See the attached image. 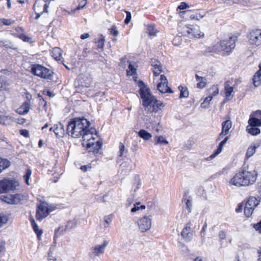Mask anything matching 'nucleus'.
I'll use <instances>...</instances> for the list:
<instances>
[{"label": "nucleus", "instance_id": "23", "mask_svg": "<svg viewBox=\"0 0 261 261\" xmlns=\"http://www.w3.org/2000/svg\"><path fill=\"white\" fill-rule=\"evenodd\" d=\"M13 122L11 116L3 115L0 114V123L4 125H10Z\"/></svg>", "mask_w": 261, "mask_h": 261}, {"label": "nucleus", "instance_id": "49", "mask_svg": "<svg viewBox=\"0 0 261 261\" xmlns=\"http://www.w3.org/2000/svg\"><path fill=\"white\" fill-rule=\"evenodd\" d=\"M9 220L7 216H0V227L6 224Z\"/></svg>", "mask_w": 261, "mask_h": 261}, {"label": "nucleus", "instance_id": "63", "mask_svg": "<svg viewBox=\"0 0 261 261\" xmlns=\"http://www.w3.org/2000/svg\"><path fill=\"white\" fill-rule=\"evenodd\" d=\"M111 33L114 36H117L119 34L118 31L116 29L115 27H113L111 29Z\"/></svg>", "mask_w": 261, "mask_h": 261}, {"label": "nucleus", "instance_id": "34", "mask_svg": "<svg viewBox=\"0 0 261 261\" xmlns=\"http://www.w3.org/2000/svg\"><path fill=\"white\" fill-rule=\"evenodd\" d=\"M67 231H68V230L66 226L64 227L62 226L59 227L58 229L55 230L54 240H55L56 238L64 234Z\"/></svg>", "mask_w": 261, "mask_h": 261}, {"label": "nucleus", "instance_id": "19", "mask_svg": "<svg viewBox=\"0 0 261 261\" xmlns=\"http://www.w3.org/2000/svg\"><path fill=\"white\" fill-rule=\"evenodd\" d=\"M26 197L21 194L12 195L13 204H19L22 203L25 199Z\"/></svg>", "mask_w": 261, "mask_h": 261}, {"label": "nucleus", "instance_id": "22", "mask_svg": "<svg viewBox=\"0 0 261 261\" xmlns=\"http://www.w3.org/2000/svg\"><path fill=\"white\" fill-rule=\"evenodd\" d=\"M42 70H44V67L39 65L35 64L32 66L31 68L32 72L35 75L39 76L41 75Z\"/></svg>", "mask_w": 261, "mask_h": 261}, {"label": "nucleus", "instance_id": "50", "mask_svg": "<svg viewBox=\"0 0 261 261\" xmlns=\"http://www.w3.org/2000/svg\"><path fill=\"white\" fill-rule=\"evenodd\" d=\"M105 224L104 226L105 228H107L109 226V224L111 223L112 221V216L111 215L106 216L104 217Z\"/></svg>", "mask_w": 261, "mask_h": 261}, {"label": "nucleus", "instance_id": "53", "mask_svg": "<svg viewBox=\"0 0 261 261\" xmlns=\"http://www.w3.org/2000/svg\"><path fill=\"white\" fill-rule=\"evenodd\" d=\"M0 22H2L4 24L6 25H9L12 24L14 21L11 19H7L5 18L0 19Z\"/></svg>", "mask_w": 261, "mask_h": 261}, {"label": "nucleus", "instance_id": "35", "mask_svg": "<svg viewBox=\"0 0 261 261\" xmlns=\"http://www.w3.org/2000/svg\"><path fill=\"white\" fill-rule=\"evenodd\" d=\"M178 89L180 90L179 98H187L189 96V93L188 88L186 87L179 86Z\"/></svg>", "mask_w": 261, "mask_h": 261}, {"label": "nucleus", "instance_id": "12", "mask_svg": "<svg viewBox=\"0 0 261 261\" xmlns=\"http://www.w3.org/2000/svg\"><path fill=\"white\" fill-rule=\"evenodd\" d=\"M150 64L153 67V72L154 76H157L163 71V67L161 62L155 59H151Z\"/></svg>", "mask_w": 261, "mask_h": 261}, {"label": "nucleus", "instance_id": "51", "mask_svg": "<svg viewBox=\"0 0 261 261\" xmlns=\"http://www.w3.org/2000/svg\"><path fill=\"white\" fill-rule=\"evenodd\" d=\"M206 228H207V224L205 222L204 224V225L201 229V230L200 231V236H201V237L202 238V242H204V236L205 234V231H206Z\"/></svg>", "mask_w": 261, "mask_h": 261}, {"label": "nucleus", "instance_id": "48", "mask_svg": "<svg viewBox=\"0 0 261 261\" xmlns=\"http://www.w3.org/2000/svg\"><path fill=\"white\" fill-rule=\"evenodd\" d=\"M147 31L150 36H154L156 35V30H155L154 27L152 25H149L147 27Z\"/></svg>", "mask_w": 261, "mask_h": 261}, {"label": "nucleus", "instance_id": "41", "mask_svg": "<svg viewBox=\"0 0 261 261\" xmlns=\"http://www.w3.org/2000/svg\"><path fill=\"white\" fill-rule=\"evenodd\" d=\"M136 73V69L134 67V66L130 63H129L128 66V69L127 70V75L133 76L135 75Z\"/></svg>", "mask_w": 261, "mask_h": 261}, {"label": "nucleus", "instance_id": "2", "mask_svg": "<svg viewBox=\"0 0 261 261\" xmlns=\"http://www.w3.org/2000/svg\"><path fill=\"white\" fill-rule=\"evenodd\" d=\"M257 173L255 170L246 171L237 173L229 181V184L236 187L248 186L256 180Z\"/></svg>", "mask_w": 261, "mask_h": 261}, {"label": "nucleus", "instance_id": "37", "mask_svg": "<svg viewBox=\"0 0 261 261\" xmlns=\"http://www.w3.org/2000/svg\"><path fill=\"white\" fill-rule=\"evenodd\" d=\"M155 144H168V141L163 136H156L155 138Z\"/></svg>", "mask_w": 261, "mask_h": 261}, {"label": "nucleus", "instance_id": "9", "mask_svg": "<svg viewBox=\"0 0 261 261\" xmlns=\"http://www.w3.org/2000/svg\"><path fill=\"white\" fill-rule=\"evenodd\" d=\"M152 216H145L138 221V226L142 232L149 230L151 227Z\"/></svg>", "mask_w": 261, "mask_h": 261}, {"label": "nucleus", "instance_id": "46", "mask_svg": "<svg viewBox=\"0 0 261 261\" xmlns=\"http://www.w3.org/2000/svg\"><path fill=\"white\" fill-rule=\"evenodd\" d=\"M31 174H32V170L30 169H28L27 170L25 175H24V178L25 182L28 185H29V181L30 176L31 175Z\"/></svg>", "mask_w": 261, "mask_h": 261}, {"label": "nucleus", "instance_id": "5", "mask_svg": "<svg viewBox=\"0 0 261 261\" xmlns=\"http://www.w3.org/2000/svg\"><path fill=\"white\" fill-rule=\"evenodd\" d=\"M19 186L18 182L14 179L4 178L0 180V194L7 193L14 191Z\"/></svg>", "mask_w": 261, "mask_h": 261}, {"label": "nucleus", "instance_id": "39", "mask_svg": "<svg viewBox=\"0 0 261 261\" xmlns=\"http://www.w3.org/2000/svg\"><path fill=\"white\" fill-rule=\"evenodd\" d=\"M105 37L102 35H100L96 42L97 44V47L100 49H103L105 44Z\"/></svg>", "mask_w": 261, "mask_h": 261}, {"label": "nucleus", "instance_id": "28", "mask_svg": "<svg viewBox=\"0 0 261 261\" xmlns=\"http://www.w3.org/2000/svg\"><path fill=\"white\" fill-rule=\"evenodd\" d=\"M138 135L145 140H148L152 137V135L144 129H140L137 132Z\"/></svg>", "mask_w": 261, "mask_h": 261}, {"label": "nucleus", "instance_id": "24", "mask_svg": "<svg viewBox=\"0 0 261 261\" xmlns=\"http://www.w3.org/2000/svg\"><path fill=\"white\" fill-rule=\"evenodd\" d=\"M42 72H41L40 77L46 79V80H51L53 76V72L50 70L49 69L44 67V70H42Z\"/></svg>", "mask_w": 261, "mask_h": 261}, {"label": "nucleus", "instance_id": "16", "mask_svg": "<svg viewBox=\"0 0 261 261\" xmlns=\"http://www.w3.org/2000/svg\"><path fill=\"white\" fill-rule=\"evenodd\" d=\"M260 199L261 198L259 197H258V198H256L253 196L250 197L248 198L246 204L248 206L251 207L254 210L255 207H256L259 204Z\"/></svg>", "mask_w": 261, "mask_h": 261}, {"label": "nucleus", "instance_id": "27", "mask_svg": "<svg viewBox=\"0 0 261 261\" xmlns=\"http://www.w3.org/2000/svg\"><path fill=\"white\" fill-rule=\"evenodd\" d=\"M248 123L249 126H261V120L259 119L255 118L252 116V115H250V117L248 120Z\"/></svg>", "mask_w": 261, "mask_h": 261}, {"label": "nucleus", "instance_id": "18", "mask_svg": "<svg viewBox=\"0 0 261 261\" xmlns=\"http://www.w3.org/2000/svg\"><path fill=\"white\" fill-rule=\"evenodd\" d=\"M178 30L183 35H190L191 32L192 31V25H179L178 28Z\"/></svg>", "mask_w": 261, "mask_h": 261}, {"label": "nucleus", "instance_id": "42", "mask_svg": "<svg viewBox=\"0 0 261 261\" xmlns=\"http://www.w3.org/2000/svg\"><path fill=\"white\" fill-rule=\"evenodd\" d=\"M2 199L3 201L7 203L13 204L12 194L8 195L7 196H3L2 197Z\"/></svg>", "mask_w": 261, "mask_h": 261}, {"label": "nucleus", "instance_id": "36", "mask_svg": "<svg viewBox=\"0 0 261 261\" xmlns=\"http://www.w3.org/2000/svg\"><path fill=\"white\" fill-rule=\"evenodd\" d=\"M246 130L248 133L254 136L257 135L260 133V129L254 126H248Z\"/></svg>", "mask_w": 261, "mask_h": 261}, {"label": "nucleus", "instance_id": "58", "mask_svg": "<svg viewBox=\"0 0 261 261\" xmlns=\"http://www.w3.org/2000/svg\"><path fill=\"white\" fill-rule=\"evenodd\" d=\"M20 134L24 136V137L28 138L29 137L30 134L29 132L27 129H21L20 130Z\"/></svg>", "mask_w": 261, "mask_h": 261}, {"label": "nucleus", "instance_id": "31", "mask_svg": "<svg viewBox=\"0 0 261 261\" xmlns=\"http://www.w3.org/2000/svg\"><path fill=\"white\" fill-rule=\"evenodd\" d=\"M224 90L226 97H229L233 91V87L230 86V82L227 81L225 82Z\"/></svg>", "mask_w": 261, "mask_h": 261}, {"label": "nucleus", "instance_id": "14", "mask_svg": "<svg viewBox=\"0 0 261 261\" xmlns=\"http://www.w3.org/2000/svg\"><path fill=\"white\" fill-rule=\"evenodd\" d=\"M108 244V242L107 241H103L102 244L98 245L93 248V253L96 256H99L100 254L104 253L105 248Z\"/></svg>", "mask_w": 261, "mask_h": 261}, {"label": "nucleus", "instance_id": "62", "mask_svg": "<svg viewBox=\"0 0 261 261\" xmlns=\"http://www.w3.org/2000/svg\"><path fill=\"white\" fill-rule=\"evenodd\" d=\"M187 7H188V4L185 2H182L178 7L177 9L180 10H184L185 9H186Z\"/></svg>", "mask_w": 261, "mask_h": 261}, {"label": "nucleus", "instance_id": "43", "mask_svg": "<svg viewBox=\"0 0 261 261\" xmlns=\"http://www.w3.org/2000/svg\"><path fill=\"white\" fill-rule=\"evenodd\" d=\"M76 225V222L74 220H72L68 221L65 226L67 228L68 231H70L73 228H75Z\"/></svg>", "mask_w": 261, "mask_h": 261}, {"label": "nucleus", "instance_id": "60", "mask_svg": "<svg viewBox=\"0 0 261 261\" xmlns=\"http://www.w3.org/2000/svg\"><path fill=\"white\" fill-rule=\"evenodd\" d=\"M222 146H220V145H219V146H218V148L217 149L216 151L215 152V153L213 154H212L210 156V158H213L214 156H215L216 155H218L219 153H220L221 152V151H222Z\"/></svg>", "mask_w": 261, "mask_h": 261}, {"label": "nucleus", "instance_id": "54", "mask_svg": "<svg viewBox=\"0 0 261 261\" xmlns=\"http://www.w3.org/2000/svg\"><path fill=\"white\" fill-rule=\"evenodd\" d=\"M249 3L248 0H232V3L240 4L243 5H246Z\"/></svg>", "mask_w": 261, "mask_h": 261}, {"label": "nucleus", "instance_id": "64", "mask_svg": "<svg viewBox=\"0 0 261 261\" xmlns=\"http://www.w3.org/2000/svg\"><path fill=\"white\" fill-rule=\"evenodd\" d=\"M254 227L257 231H258V232L261 233V221L260 222L255 224Z\"/></svg>", "mask_w": 261, "mask_h": 261}, {"label": "nucleus", "instance_id": "6", "mask_svg": "<svg viewBox=\"0 0 261 261\" xmlns=\"http://www.w3.org/2000/svg\"><path fill=\"white\" fill-rule=\"evenodd\" d=\"M249 43L255 46H261V30H252L247 35Z\"/></svg>", "mask_w": 261, "mask_h": 261}, {"label": "nucleus", "instance_id": "45", "mask_svg": "<svg viewBox=\"0 0 261 261\" xmlns=\"http://www.w3.org/2000/svg\"><path fill=\"white\" fill-rule=\"evenodd\" d=\"M84 82L81 83V86L84 87H89L91 86L92 84V81L88 77H86L83 79Z\"/></svg>", "mask_w": 261, "mask_h": 261}, {"label": "nucleus", "instance_id": "40", "mask_svg": "<svg viewBox=\"0 0 261 261\" xmlns=\"http://www.w3.org/2000/svg\"><path fill=\"white\" fill-rule=\"evenodd\" d=\"M254 209L251 207L245 205L244 207V214L247 217H250L253 213Z\"/></svg>", "mask_w": 261, "mask_h": 261}, {"label": "nucleus", "instance_id": "15", "mask_svg": "<svg viewBox=\"0 0 261 261\" xmlns=\"http://www.w3.org/2000/svg\"><path fill=\"white\" fill-rule=\"evenodd\" d=\"M30 108V101H26L16 110V112L20 115H25L27 114Z\"/></svg>", "mask_w": 261, "mask_h": 261}, {"label": "nucleus", "instance_id": "56", "mask_svg": "<svg viewBox=\"0 0 261 261\" xmlns=\"http://www.w3.org/2000/svg\"><path fill=\"white\" fill-rule=\"evenodd\" d=\"M125 12L126 13V17L124 20V22L125 24H128L131 20L132 15L130 12L125 11Z\"/></svg>", "mask_w": 261, "mask_h": 261}, {"label": "nucleus", "instance_id": "4", "mask_svg": "<svg viewBox=\"0 0 261 261\" xmlns=\"http://www.w3.org/2000/svg\"><path fill=\"white\" fill-rule=\"evenodd\" d=\"M237 40V37L236 36H231L228 39L221 40L219 43L220 48L218 49L217 46H214L212 48V51L219 53L221 50L228 54L234 48Z\"/></svg>", "mask_w": 261, "mask_h": 261}, {"label": "nucleus", "instance_id": "11", "mask_svg": "<svg viewBox=\"0 0 261 261\" xmlns=\"http://www.w3.org/2000/svg\"><path fill=\"white\" fill-rule=\"evenodd\" d=\"M101 146L102 143L99 140L86 144V147L89 150V151L92 152L94 153H97Z\"/></svg>", "mask_w": 261, "mask_h": 261}, {"label": "nucleus", "instance_id": "10", "mask_svg": "<svg viewBox=\"0 0 261 261\" xmlns=\"http://www.w3.org/2000/svg\"><path fill=\"white\" fill-rule=\"evenodd\" d=\"M160 81L157 88L160 92L162 93H173L172 89L168 86V80L164 75H161Z\"/></svg>", "mask_w": 261, "mask_h": 261}, {"label": "nucleus", "instance_id": "52", "mask_svg": "<svg viewBox=\"0 0 261 261\" xmlns=\"http://www.w3.org/2000/svg\"><path fill=\"white\" fill-rule=\"evenodd\" d=\"M87 4L86 0L82 1L79 4L78 6L75 8L73 11H75L77 10H79L80 9H83Z\"/></svg>", "mask_w": 261, "mask_h": 261}, {"label": "nucleus", "instance_id": "33", "mask_svg": "<svg viewBox=\"0 0 261 261\" xmlns=\"http://www.w3.org/2000/svg\"><path fill=\"white\" fill-rule=\"evenodd\" d=\"M219 88L217 85L212 86L208 91V94L209 96H212V99L213 97L217 95L219 93Z\"/></svg>", "mask_w": 261, "mask_h": 261}, {"label": "nucleus", "instance_id": "13", "mask_svg": "<svg viewBox=\"0 0 261 261\" xmlns=\"http://www.w3.org/2000/svg\"><path fill=\"white\" fill-rule=\"evenodd\" d=\"M191 231V228L190 226H186L185 227L181 232V236L186 242H190L192 239V233Z\"/></svg>", "mask_w": 261, "mask_h": 261}, {"label": "nucleus", "instance_id": "8", "mask_svg": "<svg viewBox=\"0 0 261 261\" xmlns=\"http://www.w3.org/2000/svg\"><path fill=\"white\" fill-rule=\"evenodd\" d=\"M50 211L48 207V204L46 202H40L37 205L36 218L37 220L41 221L43 218L46 217Z\"/></svg>", "mask_w": 261, "mask_h": 261}, {"label": "nucleus", "instance_id": "29", "mask_svg": "<svg viewBox=\"0 0 261 261\" xmlns=\"http://www.w3.org/2000/svg\"><path fill=\"white\" fill-rule=\"evenodd\" d=\"M11 165L9 161L6 159L0 158V173L6 169L8 168Z\"/></svg>", "mask_w": 261, "mask_h": 261}, {"label": "nucleus", "instance_id": "21", "mask_svg": "<svg viewBox=\"0 0 261 261\" xmlns=\"http://www.w3.org/2000/svg\"><path fill=\"white\" fill-rule=\"evenodd\" d=\"M54 132L57 136L61 137L64 134V126L61 123H59L54 125Z\"/></svg>", "mask_w": 261, "mask_h": 261}, {"label": "nucleus", "instance_id": "26", "mask_svg": "<svg viewBox=\"0 0 261 261\" xmlns=\"http://www.w3.org/2000/svg\"><path fill=\"white\" fill-rule=\"evenodd\" d=\"M231 126L232 123L229 120H227L223 122L222 123V132H223V133H225V134L227 135Z\"/></svg>", "mask_w": 261, "mask_h": 261}, {"label": "nucleus", "instance_id": "17", "mask_svg": "<svg viewBox=\"0 0 261 261\" xmlns=\"http://www.w3.org/2000/svg\"><path fill=\"white\" fill-rule=\"evenodd\" d=\"M259 69L254 74L253 78V84L255 87L261 85V63L259 65Z\"/></svg>", "mask_w": 261, "mask_h": 261}, {"label": "nucleus", "instance_id": "1", "mask_svg": "<svg viewBox=\"0 0 261 261\" xmlns=\"http://www.w3.org/2000/svg\"><path fill=\"white\" fill-rule=\"evenodd\" d=\"M139 93L143 100V105L150 113H156L164 107L163 103L151 95L148 88L142 81L139 83Z\"/></svg>", "mask_w": 261, "mask_h": 261}, {"label": "nucleus", "instance_id": "38", "mask_svg": "<svg viewBox=\"0 0 261 261\" xmlns=\"http://www.w3.org/2000/svg\"><path fill=\"white\" fill-rule=\"evenodd\" d=\"M8 86L9 85L7 82L3 78L0 77V91H7L8 90Z\"/></svg>", "mask_w": 261, "mask_h": 261}, {"label": "nucleus", "instance_id": "20", "mask_svg": "<svg viewBox=\"0 0 261 261\" xmlns=\"http://www.w3.org/2000/svg\"><path fill=\"white\" fill-rule=\"evenodd\" d=\"M190 35L195 38H200L204 36V33L201 32L198 26H194L192 25V31Z\"/></svg>", "mask_w": 261, "mask_h": 261}, {"label": "nucleus", "instance_id": "32", "mask_svg": "<svg viewBox=\"0 0 261 261\" xmlns=\"http://www.w3.org/2000/svg\"><path fill=\"white\" fill-rule=\"evenodd\" d=\"M195 78L196 81L198 82L197 84V88L200 89L203 88L206 85L205 79L204 77L200 76L197 74H196Z\"/></svg>", "mask_w": 261, "mask_h": 261}, {"label": "nucleus", "instance_id": "44", "mask_svg": "<svg viewBox=\"0 0 261 261\" xmlns=\"http://www.w3.org/2000/svg\"><path fill=\"white\" fill-rule=\"evenodd\" d=\"M140 204L139 202H137L134 204V206L131 209L132 213H135L140 209L144 210L145 208V206L144 205H141V206H139Z\"/></svg>", "mask_w": 261, "mask_h": 261}, {"label": "nucleus", "instance_id": "7", "mask_svg": "<svg viewBox=\"0 0 261 261\" xmlns=\"http://www.w3.org/2000/svg\"><path fill=\"white\" fill-rule=\"evenodd\" d=\"M96 133V132L95 128L92 127L89 128V127L86 128V131H85L81 136L83 138V145L86 146V143L93 142L97 139L98 136Z\"/></svg>", "mask_w": 261, "mask_h": 261}, {"label": "nucleus", "instance_id": "47", "mask_svg": "<svg viewBox=\"0 0 261 261\" xmlns=\"http://www.w3.org/2000/svg\"><path fill=\"white\" fill-rule=\"evenodd\" d=\"M255 152V147H250L247 149L246 152V156L247 158H249Z\"/></svg>", "mask_w": 261, "mask_h": 261}, {"label": "nucleus", "instance_id": "30", "mask_svg": "<svg viewBox=\"0 0 261 261\" xmlns=\"http://www.w3.org/2000/svg\"><path fill=\"white\" fill-rule=\"evenodd\" d=\"M184 201L185 202L186 209L188 213H190L192 212V199L190 197L187 198V197L185 195L182 199V202Z\"/></svg>", "mask_w": 261, "mask_h": 261}, {"label": "nucleus", "instance_id": "57", "mask_svg": "<svg viewBox=\"0 0 261 261\" xmlns=\"http://www.w3.org/2000/svg\"><path fill=\"white\" fill-rule=\"evenodd\" d=\"M203 17L202 15L199 14H192L190 15V18L191 19L199 20Z\"/></svg>", "mask_w": 261, "mask_h": 261}, {"label": "nucleus", "instance_id": "59", "mask_svg": "<svg viewBox=\"0 0 261 261\" xmlns=\"http://www.w3.org/2000/svg\"><path fill=\"white\" fill-rule=\"evenodd\" d=\"M19 38L25 42H29L31 40V38L28 37L24 34H21L19 36Z\"/></svg>", "mask_w": 261, "mask_h": 261}, {"label": "nucleus", "instance_id": "55", "mask_svg": "<svg viewBox=\"0 0 261 261\" xmlns=\"http://www.w3.org/2000/svg\"><path fill=\"white\" fill-rule=\"evenodd\" d=\"M125 150V146L122 143H120L119 144V156H122Z\"/></svg>", "mask_w": 261, "mask_h": 261}, {"label": "nucleus", "instance_id": "3", "mask_svg": "<svg viewBox=\"0 0 261 261\" xmlns=\"http://www.w3.org/2000/svg\"><path fill=\"white\" fill-rule=\"evenodd\" d=\"M90 123L86 119L76 118L70 121L67 127V133L73 138L81 137L86 129L90 126Z\"/></svg>", "mask_w": 261, "mask_h": 261}, {"label": "nucleus", "instance_id": "61", "mask_svg": "<svg viewBox=\"0 0 261 261\" xmlns=\"http://www.w3.org/2000/svg\"><path fill=\"white\" fill-rule=\"evenodd\" d=\"M252 115V116L254 117L255 118L259 119L261 120V111H257Z\"/></svg>", "mask_w": 261, "mask_h": 261}, {"label": "nucleus", "instance_id": "25", "mask_svg": "<svg viewBox=\"0 0 261 261\" xmlns=\"http://www.w3.org/2000/svg\"><path fill=\"white\" fill-rule=\"evenodd\" d=\"M51 56L56 60H60L62 56V50L59 47H55L51 50Z\"/></svg>", "mask_w": 261, "mask_h": 261}]
</instances>
